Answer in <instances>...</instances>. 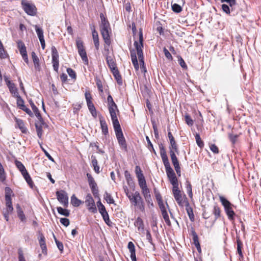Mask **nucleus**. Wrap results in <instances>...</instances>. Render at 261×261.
<instances>
[{
	"label": "nucleus",
	"instance_id": "f257e3e1",
	"mask_svg": "<svg viewBox=\"0 0 261 261\" xmlns=\"http://www.w3.org/2000/svg\"><path fill=\"white\" fill-rule=\"evenodd\" d=\"M101 24H100V31L105 41V44L110 45L111 44L110 33L111 29L109 21L107 20L102 13L100 14Z\"/></svg>",
	"mask_w": 261,
	"mask_h": 261
},
{
	"label": "nucleus",
	"instance_id": "f03ea898",
	"mask_svg": "<svg viewBox=\"0 0 261 261\" xmlns=\"http://www.w3.org/2000/svg\"><path fill=\"white\" fill-rule=\"evenodd\" d=\"M12 191L9 187L5 188V201H6V208L3 212V216L7 221L9 220V216L11 214L14 210L12 205V199L11 198V194Z\"/></svg>",
	"mask_w": 261,
	"mask_h": 261
},
{
	"label": "nucleus",
	"instance_id": "7ed1b4c3",
	"mask_svg": "<svg viewBox=\"0 0 261 261\" xmlns=\"http://www.w3.org/2000/svg\"><path fill=\"white\" fill-rule=\"evenodd\" d=\"M220 200L224 207L225 211L229 220H232L234 219L235 215L234 212L232 210L233 205L225 197L222 196H219Z\"/></svg>",
	"mask_w": 261,
	"mask_h": 261
},
{
	"label": "nucleus",
	"instance_id": "20e7f679",
	"mask_svg": "<svg viewBox=\"0 0 261 261\" xmlns=\"http://www.w3.org/2000/svg\"><path fill=\"white\" fill-rule=\"evenodd\" d=\"M21 5L23 10L28 15L35 16L36 14L37 8L32 3L27 0H22Z\"/></svg>",
	"mask_w": 261,
	"mask_h": 261
},
{
	"label": "nucleus",
	"instance_id": "39448f33",
	"mask_svg": "<svg viewBox=\"0 0 261 261\" xmlns=\"http://www.w3.org/2000/svg\"><path fill=\"white\" fill-rule=\"evenodd\" d=\"M76 44L78 49V53L83 62L85 63V64L88 65V59L85 47L83 44V42L81 39H77L76 40Z\"/></svg>",
	"mask_w": 261,
	"mask_h": 261
},
{
	"label": "nucleus",
	"instance_id": "423d86ee",
	"mask_svg": "<svg viewBox=\"0 0 261 261\" xmlns=\"http://www.w3.org/2000/svg\"><path fill=\"white\" fill-rule=\"evenodd\" d=\"M85 202L87 208L90 212L94 214L97 213V208L94 199L91 194H88L86 195Z\"/></svg>",
	"mask_w": 261,
	"mask_h": 261
},
{
	"label": "nucleus",
	"instance_id": "0eeeda50",
	"mask_svg": "<svg viewBox=\"0 0 261 261\" xmlns=\"http://www.w3.org/2000/svg\"><path fill=\"white\" fill-rule=\"evenodd\" d=\"M56 196L58 201L65 207L68 205V196L67 193L63 191L56 192Z\"/></svg>",
	"mask_w": 261,
	"mask_h": 261
},
{
	"label": "nucleus",
	"instance_id": "6e6552de",
	"mask_svg": "<svg viewBox=\"0 0 261 261\" xmlns=\"http://www.w3.org/2000/svg\"><path fill=\"white\" fill-rule=\"evenodd\" d=\"M127 196L130 201L135 206L137 205L138 203L142 200V198L141 197L140 193L137 191L135 192L134 194L127 193Z\"/></svg>",
	"mask_w": 261,
	"mask_h": 261
},
{
	"label": "nucleus",
	"instance_id": "1a4fd4ad",
	"mask_svg": "<svg viewBox=\"0 0 261 261\" xmlns=\"http://www.w3.org/2000/svg\"><path fill=\"white\" fill-rule=\"evenodd\" d=\"M108 107L113 124L118 122L119 121L116 115V111H118L117 105L115 103L114 105H110Z\"/></svg>",
	"mask_w": 261,
	"mask_h": 261
},
{
	"label": "nucleus",
	"instance_id": "9d476101",
	"mask_svg": "<svg viewBox=\"0 0 261 261\" xmlns=\"http://www.w3.org/2000/svg\"><path fill=\"white\" fill-rule=\"evenodd\" d=\"M166 171L167 173V175L171 184L172 185H176V184H178L177 177L172 168L167 170H166Z\"/></svg>",
	"mask_w": 261,
	"mask_h": 261
},
{
	"label": "nucleus",
	"instance_id": "9b49d317",
	"mask_svg": "<svg viewBox=\"0 0 261 261\" xmlns=\"http://www.w3.org/2000/svg\"><path fill=\"white\" fill-rule=\"evenodd\" d=\"M168 136L169 139L170 144V146L169 147V149H170V148L174 149L175 151H176V153L178 154V150L176 142L174 140V138L173 137V135H172V134L170 132H168Z\"/></svg>",
	"mask_w": 261,
	"mask_h": 261
},
{
	"label": "nucleus",
	"instance_id": "f8f14e48",
	"mask_svg": "<svg viewBox=\"0 0 261 261\" xmlns=\"http://www.w3.org/2000/svg\"><path fill=\"white\" fill-rule=\"evenodd\" d=\"M127 247L130 253V258L132 261H137L136 257L135 247L132 242H129L128 243Z\"/></svg>",
	"mask_w": 261,
	"mask_h": 261
},
{
	"label": "nucleus",
	"instance_id": "ddd939ff",
	"mask_svg": "<svg viewBox=\"0 0 261 261\" xmlns=\"http://www.w3.org/2000/svg\"><path fill=\"white\" fill-rule=\"evenodd\" d=\"M113 124L117 139L124 136L119 122L115 123Z\"/></svg>",
	"mask_w": 261,
	"mask_h": 261
},
{
	"label": "nucleus",
	"instance_id": "4468645a",
	"mask_svg": "<svg viewBox=\"0 0 261 261\" xmlns=\"http://www.w3.org/2000/svg\"><path fill=\"white\" fill-rule=\"evenodd\" d=\"M99 121L102 133L106 135L108 134V128L107 123L103 117H99Z\"/></svg>",
	"mask_w": 261,
	"mask_h": 261
},
{
	"label": "nucleus",
	"instance_id": "2eb2a0df",
	"mask_svg": "<svg viewBox=\"0 0 261 261\" xmlns=\"http://www.w3.org/2000/svg\"><path fill=\"white\" fill-rule=\"evenodd\" d=\"M107 64L111 69V71L116 69V64L113 59V56H107V58H106Z\"/></svg>",
	"mask_w": 261,
	"mask_h": 261
},
{
	"label": "nucleus",
	"instance_id": "dca6fc26",
	"mask_svg": "<svg viewBox=\"0 0 261 261\" xmlns=\"http://www.w3.org/2000/svg\"><path fill=\"white\" fill-rule=\"evenodd\" d=\"M39 242V244H40V247L42 249V253L44 254H47V248H46V246L45 241V238L42 234L40 236Z\"/></svg>",
	"mask_w": 261,
	"mask_h": 261
},
{
	"label": "nucleus",
	"instance_id": "f3484780",
	"mask_svg": "<svg viewBox=\"0 0 261 261\" xmlns=\"http://www.w3.org/2000/svg\"><path fill=\"white\" fill-rule=\"evenodd\" d=\"M174 198L179 206H183L186 201L183 200L180 191L173 193Z\"/></svg>",
	"mask_w": 261,
	"mask_h": 261
},
{
	"label": "nucleus",
	"instance_id": "a211bd4d",
	"mask_svg": "<svg viewBox=\"0 0 261 261\" xmlns=\"http://www.w3.org/2000/svg\"><path fill=\"white\" fill-rule=\"evenodd\" d=\"M143 34L142 32H140L139 34V41L138 42L135 41L134 42V45L137 50H142L143 48Z\"/></svg>",
	"mask_w": 261,
	"mask_h": 261
},
{
	"label": "nucleus",
	"instance_id": "6ab92c4d",
	"mask_svg": "<svg viewBox=\"0 0 261 261\" xmlns=\"http://www.w3.org/2000/svg\"><path fill=\"white\" fill-rule=\"evenodd\" d=\"M16 208L18 218L22 222H25L26 220L25 215L19 204L16 205Z\"/></svg>",
	"mask_w": 261,
	"mask_h": 261
},
{
	"label": "nucleus",
	"instance_id": "aec40b11",
	"mask_svg": "<svg viewBox=\"0 0 261 261\" xmlns=\"http://www.w3.org/2000/svg\"><path fill=\"white\" fill-rule=\"evenodd\" d=\"M30 104L37 118L38 119V120H40L41 123H43V119L41 118L38 108L36 107L32 100H30Z\"/></svg>",
	"mask_w": 261,
	"mask_h": 261
},
{
	"label": "nucleus",
	"instance_id": "412c9836",
	"mask_svg": "<svg viewBox=\"0 0 261 261\" xmlns=\"http://www.w3.org/2000/svg\"><path fill=\"white\" fill-rule=\"evenodd\" d=\"M135 225L137 227L138 231L143 232L144 231V223L142 219L140 217H138Z\"/></svg>",
	"mask_w": 261,
	"mask_h": 261
},
{
	"label": "nucleus",
	"instance_id": "4be33fe9",
	"mask_svg": "<svg viewBox=\"0 0 261 261\" xmlns=\"http://www.w3.org/2000/svg\"><path fill=\"white\" fill-rule=\"evenodd\" d=\"M184 204L186 206L187 213L189 216L190 219L191 221H193L194 218V215L193 214L192 208L190 206L189 203L188 201H186Z\"/></svg>",
	"mask_w": 261,
	"mask_h": 261
},
{
	"label": "nucleus",
	"instance_id": "5701e85b",
	"mask_svg": "<svg viewBox=\"0 0 261 261\" xmlns=\"http://www.w3.org/2000/svg\"><path fill=\"white\" fill-rule=\"evenodd\" d=\"M38 122L35 123V127L36 129V132L37 134V136L39 138H41L42 135V125L44 124V121H43V123H41L40 120H38Z\"/></svg>",
	"mask_w": 261,
	"mask_h": 261
},
{
	"label": "nucleus",
	"instance_id": "b1692460",
	"mask_svg": "<svg viewBox=\"0 0 261 261\" xmlns=\"http://www.w3.org/2000/svg\"><path fill=\"white\" fill-rule=\"evenodd\" d=\"M137 55L138 56L139 61L140 63L141 68L143 69L144 72H146V70L144 67V57L142 50H137Z\"/></svg>",
	"mask_w": 261,
	"mask_h": 261
},
{
	"label": "nucleus",
	"instance_id": "393cba45",
	"mask_svg": "<svg viewBox=\"0 0 261 261\" xmlns=\"http://www.w3.org/2000/svg\"><path fill=\"white\" fill-rule=\"evenodd\" d=\"M87 177L88 178V183L91 190L97 187V184L90 173H87Z\"/></svg>",
	"mask_w": 261,
	"mask_h": 261
},
{
	"label": "nucleus",
	"instance_id": "a878e982",
	"mask_svg": "<svg viewBox=\"0 0 261 261\" xmlns=\"http://www.w3.org/2000/svg\"><path fill=\"white\" fill-rule=\"evenodd\" d=\"M16 122L17 126L20 129L22 133H26L27 132V129L25 127L23 121L21 119H16Z\"/></svg>",
	"mask_w": 261,
	"mask_h": 261
},
{
	"label": "nucleus",
	"instance_id": "bb28decb",
	"mask_svg": "<svg viewBox=\"0 0 261 261\" xmlns=\"http://www.w3.org/2000/svg\"><path fill=\"white\" fill-rule=\"evenodd\" d=\"M113 74L117 81L118 84L119 85H122V80L121 75L119 74V71L116 68L115 69H114L112 70Z\"/></svg>",
	"mask_w": 261,
	"mask_h": 261
},
{
	"label": "nucleus",
	"instance_id": "cd10ccee",
	"mask_svg": "<svg viewBox=\"0 0 261 261\" xmlns=\"http://www.w3.org/2000/svg\"><path fill=\"white\" fill-rule=\"evenodd\" d=\"M92 37L95 47L96 49V50H98L99 47V42L98 33L96 31L94 32L93 34H92Z\"/></svg>",
	"mask_w": 261,
	"mask_h": 261
},
{
	"label": "nucleus",
	"instance_id": "c85d7f7f",
	"mask_svg": "<svg viewBox=\"0 0 261 261\" xmlns=\"http://www.w3.org/2000/svg\"><path fill=\"white\" fill-rule=\"evenodd\" d=\"M130 56L132 58V63L134 66L136 70H138L139 69V65L138 63V60L137 58V56L135 51L130 52Z\"/></svg>",
	"mask_w": 261,
	"mask_h": 261
},
{
	"label": "nucleus",
	"instance_id": "c756f323",
	"mask_svg": "<svg viewBox=\"0 0 261 261\" xmlns=\"http://www.w3.org/2000/svg\"><path fill=\"white\" fill-rule=\"evenodd\" d=\"M34 28L35 29V31L36 32L37 35L38 36V37L39 40H41L42 39L44 38V35H43V31L42 29L40 27H39L38 25H35Z\"/></svg>",
	"mask_w": 261,
	"mask_h": 261
},
{
	"label": "nucleus",
	"instance_id": "7c9ffc66",
	"mask_svg": "<svg viewBox=\"0 0 261 261\" xmlns=\"http://www.w3.org/2000/svg\"><path fill=\"white\" fill-rule=\"evenodd\" d=\"M162 161L165 167L166 170L172 168L170 166L167 154L161 156Z\"/></svg>",
	"mask_w": 261,
	"mask_h": 261
},
{
	"label": "nucleus",
	"instance_id": "2f4dec72",
	"mask_svg": "<svg viewBox=\"0 0 261 261\" xmlns=\"http://www.w3.org/2000/svg\"><path fill=\"white\" fill-rule=\"evenodd\" d=\"M32 58L34 64L35 69L39 70V60L35 52L32 53Z\"/></svg>",
	"mask_w": 261,
	"mask_h": 261
},
{
	"label": "nucleus",
	"instance_id": "473e14b6",
	"mask_svg": "<svg viewBox=\"0 0 261 261\" xmlns=\"http://www.w3.org/2000/svg\"><path fill=\"white\" fill-rule=\"evenodd\" d=\"M87 104L92 115L93 117H95L96 116V111L93 103H92V102H90L87 103Z\"/></svg>",
	"mask_w": 261,
	"mask_h": 261
},
{
	"label": "nucleus",
	"instance_id": "72a5a7b5",
	"mask_svg": "<svg viewBox=\"0 0 261 261\" xmlns=\"http://www.w3.org/2000/svg\"><path fill=\"white\" fill-rule=\"evenodd\" d=\"M19 50L20 53L21 55V56L22 57V58L24 60V61L27 63H28L29 61H28V55H27V50H26L25 46L23 47V48H20L19 49Z\"/></svg>",
	"mask_w": 261,
	"mask_h": 261
},
{
	"label": "nucleus",
	"instance_id": "f704fd0d",
	"mask_svg": "<svg viewBox=\"0 0 261 261\" xmlns=\"http://www.w3.org/2000/svg\"><path fill=\"white\" fill-rule=\"evenodd\" d=\"M71 203L74 206H79L82 203V201L77 199L75 195H73L71 197Z\"/></svg>",
	"mask_w": 261,
	"mask_h": 261
},
{
	"label": "nucleus",
	"instance_id": "c9c22d12",
	"mask_svg": "<svg viewBox=\"0 0 261 261\" xmlns=\"http://www.w3.org/2000/svg\"><path fill=\"white\" fill-rule=\"evenodd\" d=\"M119 145L125 150L127 149V145L124 136L117 139Z\"/></svg>",
	"mask_w": 261,
	"mask_h": 261
},
{
	"label": "nucleus",
	"instance_id": "e433bc0d",
	"mask_svg": "<svg viewBox=\"0 0 261 261\" xmlns=\"http://www.w3.org/2000/svg\"><path fill=\"white\" fill-rule=\"evenodd\" d=\"M104 198L108 203H114V200L109 193L105 192L104 194Z\"/></svg>",
	"mask_w": 261,
	"mask_h": 261
},
{
	"label": "nucleus",
	"instance_id": "4c0bfd02",
	"mask_svg": "<svg viewBox=\"0 0 261 261\" xmlns=\"http://www.w3.org/2000/svg\"><path fill=\"white\" fill-rule=\"evenodd\" d=\"M57 211H58V212L60 214L62 215L65 216H67V217L69 216V215L70 214L68 210H67L66 209H64L61 207H58L57 208Z\"/></svg>",
	"mask_w": 261,
	"mask_h": 261
},
{
	"label": "nucleus",
	"instance_id": "58836bf2",
	"mask_svg": "<svg viewBox=\"0 0 261 261\" xmlns=\"http://www.w3.org/2000/svg\"><path fill=\"white\" fill-rule=\"evenodd\" d=\"M10 92L12 94H13L14 95H15L16 96L18 95V93L17 92V89L16 87L15 84L14 83L12 84L11 85L8 86Z\"/></svg>",
	"mask_w": 261,
	"mask_h": 261
},
{
	"label": "nucleus",
	"instance_id": "ea45409f",
	"mask_svg": "<svg viewBox=\"0 0 261 261\" xmlns=\"http://www.w3.org/2000/svg\"><path fill=\"white\" fill-rule=\"evenodd\" d=\"M138 181H139V185L141 188H142V187L143 188V187L147 186L146 183V180L145 179L144 175L142 176L141 177V176L138 177Z\"/></svg>",
	"mask_w": 261,
	"mask_h": 261
},
{
	"label": "nucleus",
	"instance_id": "a19ab883",
	"mask_svg": "<svg viewBox=\"0 0 261 261\" xmlns=\"http://www.w3.org/2000/svg\"><path fill=\"white\" fill-rule=\"evenodd\" d=\"M195 140L197 145L202 148L204 146V143L203 141L201 140L200 135L198 134H196L195 135Z\"/></svg>",
	"mask_w": 261,
	"mask_h": 261
},
{
	"label": "nucleus",
	"instance_id": "79ce46f5",
	"mask_svg": "<svg viewBox=\"0 0 261 261\" xmlns=\"http://www.w3.org/2000/svg\"><path fill=\"white\" fill-rule=\"evenodd\" d=\"M162 216H163L164 220L165 222H166V223L168 226H171V222L169 220V216H168L167 212H163V213H162Z\"/></svg>",
	"mask_w": 261,
	"mask_h": 261
},
{
	"label": "nucleus",
	"instance_id": "37998d69",
	"mask_svg": "<svg viewBox=\"0 0 261 261\" xmlns=\"http://www.w3.org/2000/svg\"><path fill=\"white\" fill-rule=\"evenodd\" d=\"M24 178L25 179V181L28 183V184L32 188L33 186V181L32 180V178L29 175V173H27V175L25 174L23 176Z\"/></svg>",
	"mask_w": 261,
	"mask_h": 261
},
{
	"label": "nucleus",
	"instance_id": "c03bdc74",
	"mask_svg": "<svg viewBox=\"0 0 261 261\" xmlns=\"http://www.w3.org/2000/svg\"><path fill=\"white\" fill-rule=\"evenodd\" d=\"M17 96V104L18 107L21 109L22 108H24L25 105H24V101L21 97L18 95Z\"/></svg>",
	"mask_w": 261,
	"mask_h": 261
},
{
	"label": "nucleus",
	"instance_id": "a18cd8bd",
	"mask_svg": "<svg viewBox=\"0 0 261 261\" xmlns=\"http://www.w3.org/2000/svg\"><path fill=\"white\" fill-rule=\"evenodd\" d=\"M172 9L175 13H180L182 11L181 7L177 4H174L172 5Z\"/></svg>",
	"mask_w": 261,
	"mask_h": 261
},
{
	"label": "nucleus",
	"instance_id": "49530a36",
	"mask_svg": "<svg viewBox=\"0 0 261 261\" xmlns=\"http://www.w3.org/2000/svg\"><path fill=\"white\" fill-rule=\"evenodd\" d=\"M141 189L142 191V194H143V196L145 198H147L148 196H151L150 194L149 190L147 186L143 188L142 187Z\"/></svg>",
	"mask_w": 261,
	"mask_h": 261
},
{
	"label": "nucleus",
	"instance_id": "de8ad7c7",
	"mask_svg": "<svg viewBox=\"0 0 261 261\" xmlns=\"http://www.w3.org/2000/svg\"><path fill=\"white\" fill-rule=\"evenodd\" d=\"M220 209L217 206H215L214 207L213 213L215 216V219H217L220 216Z\"/></svg>",
	"mask_w": 261,
	"mask_h": 261
},
{
	"label": "nucleus",
	"instance_id": "09e8293b",
	"mask_svg": "<svg viewBox=\"0 0 261 261\" xmlns=\"http://www.w3.org/2000/svg\"><path fill=\"white\" fill-rule=\"evenodd\" d=\"M15 164L20 172H21L22 170L23 171V169H25L24 166L20 161L16 160L15 161Z\"/></svg>",
	"mask_w": 261,
	"mask_h": 261
},
{
	"label": "nucleus",
	"instance_id": "8fccbe9b",
	"mask_svg": "<svg viewBox=\"0 0 261 261\" xmlns=\"http://www.w3.org/2000/svg\"><path fill=\"white\" fill-rule=\"evenodd\" d=\"M51 57L52 59L59 58L58 51L54 46L51 47Z\"/></svg>",
	"mask_w": 261,
	"mask_h": 261
},
{
	"label": "nucleus",
	"instance_id": "3c124183",
	"mask_svg": "<svg viewBox=\"0 0 261 261\" xmlns=\"http://www.w3.org/2000/svg\"><path fill=\"white\" fill-rule=\"evenodd\" d=\"M52 63H53L54 69L56 71H57L58 70V68H59V59H52Z\"/></svg>",
	"mask_w": 261,
	"mask_h": 261
},
{
	"label": "nucleus",
	"instance_id": "603ef678",
	"mask_svg": "<svg viewBox=\"0 0 261 261\" xmlns=\"http://www.w3.org/2000/svg\"><path fill=\"white\" fill-rule=\"evenodd\" d=\"M18 260L19 261H25L24 256L23 255V252L21 248H19L18 250Z\"/></svg>",
	"mask_w": 261,
	"mask_h": 261
},
{
	"label": "nucleus",
	"instance_id": "864d4df0",
	"mask_svg": "<svg viewBox=\"0 0 261 261\" xmlns=\"http://www.w3.org/2000/svg\"><path fill=\"white\" fill-rule=\"evenodd\" d=\"M97 206L98 208L99 212H101L102 211L106 210L105 206L102 204L100 199L97 202Z\"/></svg>",
	"mask_w": 261,
	"mask_h": 261
},
{
	"label": "nucleus",
	"instance_id": "5fc2aeb1",
	"mask_svg": "<svg viewBox=\"0 0 261 261\" xmlns=\"http://www.w3.org/2000/svg\"><path fill=\"white\" fill-rule=\"evenodd\" d=\"M185 121L186 123L189 126H192L193 124V121L189 115H186Z\"/></svg>",
	"mask_w": 261,
	"mask_h": 261
},
{
	"label": "nucleus",
	"instance_id": "6e6d98bb",
	"mask_svg": "<svg viewBox=\"0 0 261 261\" xmlns=\"http://www.w3.org/2000/svg\"><path fill=\"white\" fill-rule=\"evenodd\" d=\"M67 72L69 75L72 78V79H75L76 78V74L75 71L72 69L71 68H68L67 69Z\"/></svg>",
	"mask_w": 261,
	"mask_h": 261
},
{
	"label": "nucleus",
	"instance_id": "4d7b16f0",
	"mask_svg": "<svg viewBox=\"0 0 261 261\" xmlns=\"http://www.w3.org/2000/svg\"><path fill=\"white\" fill-rule=\"evenodd\" d=\"M60 221L62 224L66 227L68 226L70 223L69 220L65 218H61Z\"/></svg>",
	"mask_w": 261,
	"mask_h": 261
},
{
	"label": "nucleus",
	"instance_id": "13d9d810",
	"mask_svg": "<svg viewBox=\"0 0 261 261\" xmlns=\"http://www.w3.org/2000/svg\"><path fill=\"white\" fill-rule=\"evenodd\" d=\"M135 172L137 175V177L143 176V174L142 173V170L140 167L138 166H137L135 168Z\"/></svg>",
	"mask_w": 261,
	"mask_h": 261
},
{
	"label": "nucleus",
	"instance_id": "bf43d9fd",
	"mask_svg": "<svg viewBox=\"0 0 261 261\" xmlns=\"http://www.w3.org/2000/svg\"><path fill=\"white\" fill-rule=\"evenodd\" d=\"M175 153H176V152L175 151L174 149H172V148L170 149V155L171 161L175 160V159H177Z\"/></svg>",
	"mask_w": 261,
	"mask_h": 261
},
{
	"label": "nucleus",
	"instance_id": "052dcab7",
	"mask_svg": "<svg viewBox=\"0 0 261 261\" xmlns=\"http://www.w3.org/2000/svg\"><path fill=\"white\" fill-rule=\"evenodd\" d=\"M54 238H55V242H56V245H57L58 249H59L60 251L62 252L63 250V245L62 243L58 241L55 236H54Z\"/></svg>",
	"mask_w": 261,
	"mask_h": 261
},
{
	"label": "nucleus",
	"instance_id": "680f3d73",
	"mask_svg": "<svg viewBox=\"0 0 261 261\" xmlns=\"http://www.w3.org/2000/svg\"><path fill=\"white\" fill-rule=\"evenodd\" d=\"M165 57L169 60H172V56L170 52L165 47L163 49Z\"/></svg>",
	"mask_w": 261,
	"mask_h": 261
},
{
	"label": "nucleus",
	"instance_id": "e2e57ef3",
	"mask_svg": "<svg viewBox=\"0 0 261 261\" xmlns=\"http://www.w3.org/2000/svg\"><path fill=\"white\" fill-rule=\"evenodd\" d=\"M85 96L87 103L92 102V97L89 91H86L85 93Z\"/></svg>",
	"mask_w": 261,
	"mask_h": 261
},
{
	"label": "nucleus",
	"instance_id": "0e129e2a",
	"mask_svg": "<svg viewBox=\"0 0 261 261\" xmlns=\"http://www.w3.org/2000/svg\"><path fill=\"white\" fill-rule=\"evenodd\" d=\"M229 137V139H230V141L232 142V143L234 144L237 141V138L238 137V135L230 134Z\"/></svg>",
	"mask_w": 261,
	"mask_h": 261
},
{
	"label": "nucleus",
	"instance_id": "69168bd1",
	"mask_svg": "<svg viewBox=\"0 0 261 261\" xmlns=\"http://www.w3.org/2000/svg\"><path fill=\"white\" fill-rule=\"evenodd\" d=\"M188 182V184L187 185V192L189 194V196L190 197H192V186L191 185V184L189 182Z\"/></svg>",
	"mask_w": 261,
	"mask_h": 261
},
{
	"label": "nucleus",
	"instance_id": "338daca9",
	"mask_svg": "<svg viewBox=\"0 0 261 261\" xmlns=\"http://www.w3.org/2000/svg\"><path fill=\"white\" fill-rule=\"evenodd\" d=\"M210 149L214 153H218L219 152V149L215 144H212L210 146Z\"/></svg>",
	"mask_w": 261,
	"mask_h": 261
},
{
	"label": "nucleus",
	"instance_id": "774afa93",
	"mask_svg": "<svg viewBox=\"0 0 261 261\" xmlns=\"http://www.w3.org/2000/svg\"><path fill=\"white\" fill-rule=\"evenodd\" d=\"M222 9L223 11L225 12L226 14H229L230 13V8L226 4H223L222 5Z\"/></svg>",
	"mask_w": 261,
	"mask_h": 261
}]
</instances>
